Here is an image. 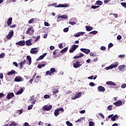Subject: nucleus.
<instances>
[{
	"instance_id": "1",
	"label": "nucleus",
	"mask_w": 126,
	"mask_h": 126,
	"mask_svg": "<svg viewBox=\"0 0 126 126\" xmlns=\"http://www.w3.org/2000/svg\"><path fill=\"white\" fill-rule=\"evenodd\" d=\"M34 32H35V31H34V28H33V27H31L26 31V34L31 36V35H32Z\"/></svg>"
},
{
	"instance_id": "2",
	"label": "nucleus",
	"mask_w": 126,
	"mask_h": 126,
	"mask_svg": "<svg viewBox=\"0 0 126 126\" xmlns=\"http://www.w3.org/2000/svg\"><path fill=\"white\" fill-rule=\"evenodd\" d=\"M14 81L15 82H20L24 81V79H23V78L21 77L20 76H18L15 78Z\"/></svg>"
},
{
	"instance_id": "3",
	"label": "nucleus",
	"mask_w": 126,
	"mask_h": 126,
	"mask_svg": "<svg viewBox=\"0 0 126 126\" xmlns=\"http://www.w3.org/2000/svg\"><path fill=\"white\" fill-rule=\"evenodd\" d=\"M77 48H78V45H73L72 46V47L70 49L69 52V53H73V52H74L75 51V50H76L77 49Z\"/></svg>"
},
{
	"instance_id": "4",
	"label": "nucleus",
	"mask_w": 126,
	"mask_h": 126,
	"mask_svg": "<svg viewBox=\"0 0 126 126\" xmlns=\"http://www.w3.org/2000/svg\"><path fill=\"white\" fill-rule=\"evenodd\" d=\"M53 106L52 105H45L42 107L43 111H50L52 110Z\"/></svg>"
},
{
	"instance_id": "5",
	"label": "nucleus",
	"mask_w": 126,
	"mask_h": 126,
	"mask_svg": "<svg viewBox=\"0 0 126 126\" xmlns=\"http://www.w3.org/2000/svg\"><path fill=\"white\" fill-rule=\"evenodd\" d=\"M116 107H120L123 105V102L121 100H117L116 102L113 103Z\"/></svg>"
},
{
	"instance_id": "6",
	"label": "nucleus",
	"mask_w": 126,
	"mask_h": 126,
	"mask_svg": "<svg viewBox=\"0 0 126 126\" xmlns=\"http://www.w3.org/2000/svg\"><path fill=\"white\" fill-rule=\"evenodd\" d=\"M73 66L74 68H78V67L81 66V64H80V62L79 61H77L75 63L73 64Z\"/></svg>"
},
{
	"instance_id": "7",
	"label": "nucleus",
	"mask_w": 126,
	"mask_h": 126,
	"mask_svg": "<svg viewBox=\"0 0 126 126\" xmlns=\"http://www.w3.org/2000/svg\"><path fill=\"white\" fill-rule=\"evenodd\" d=\"M60 18H62V19H66V18H67V16L66 15H63L61 16H59L57 17V22H60V21H61V20H60Z\"/></svg>"
},
{
	"instance_id": "8",
	"label": "nucleus",
	"mask_w": 126,
	"mask_h": 126,
	"mask_svg": "<svg viewBox=\"0 0 126 126\" xmlns=\"http://www.w3.org/2000/svg\"><path fill=\"white\" fill-rule=\"evenodd\" d=\"M16 45H18V46H20L21 47H23V46H25V41L21 40L18 42H16Z\"/></svg>"
},
{
	"instance_id": "9",
	"label": "nucleus",
	"mask_w": 126,
	"mask_h": 126,
	"mask_svg": "<svg viewBox=\"0 0 126 126\" xmlns=\"http://www.w3.org/2000/svg\"><path fill=\"white\" fill-rule=\"evenodd\" d=\"M80 51L82 52L83 53H85L86 55H88L89 53H90V50L88 49H86V48H81Z\"/></svg>"
},
{
	"instance_id": "10",
	"label": "nucleus",
	"mask_w": 126,
	"mask_h": 126,
	"mask_svg": "<svg viewBox=\"0 0 126 126\" xmlns=\"http://www.w3.org/2000/svg\"><path fill=\"white\" fill-rule=\"evenodd\" d=\"M37 48H32L30 51L31 54H32V55L37 54V53L39 52V50H37Z\"/></svg>"
},
{
	"instance_id": "11",
	"label": "nucleus",
	"mask_w": 126,
	"mask_h": 126,
	"mask_svg": "<svg viewBox=\"0 0 126 126\" xmlns=\"http://www.w3.org/2000/svg\"><path fill=\"white\" fill-rule=\"evenodd\" d=\"M13 97H14V94L13 93H9L6 95V98L8 100L11 99Z\"/></svg>"
},
{
	"instance_id": "12",
	"label": "nucleus",
	"mask_w": 126,
	"mask_h": 126,
	"mask_svg": "<svg viewBox=\"0 0 126 126\" xmlns=\"http://www.w3.org/2000/svg\"><path fill=\"white\" fill-rule=\"evenodd\" d=\"M82 94V93L81 92L77 93V94L75 95L74 97L73 98V100H75V99L80 98V97H81Z\"/></svg>"
},
{
	"instance_id": "13",
	"label": "nucleus",
	"mask_w": 126,
	"mask_h": 126,
	"mask_svg": "<svg viewBox=\"0 0 126 126\" xmlns=\"http://www.w3.org/2000/svg\"><path fill=\"white\" fill-rule=\"evenodd\" d=\"M14 33V32L13 31H11V32H10L8 35L6 36L7 39H11V37H12V36L13 35Z\"/></svg>"
},
{
	"instance_id": "14",
	"label": "nucleus",
	"mask_w": 126,
	"mask_h": 126,
	"mask_svg": "<svg viewBox=\"0 0 126 126\" xmlns=\"http://www.w3.org/2000/svg\"><path fill=\"white\" fill-rule=\"evenodd\" d=\"M97 89L99 92H105V91L106 90L104 87L101 86H98Z\"/></svg>"
},
{
	"instance_id": "15",
	"label": "nucleus",
	"mask_w": 126,
	"mask_h": 126,
	"mask_svg": "<svg viewBox=\"0 0 126 126\" xmlns=\"http://www.w3.org/2000/svg\"><path fill=\"white\" fill-rule=\"evenodd\" d=\"M126 68V65H121L118 66V69L119 70H121V71H124L125 69Z\"/></svg>"
},
{
	"instance_id": "16",
	"label": "nucleus",
	"mask_w": 126,
	"mask_h": 126,
	"mask_svg": "<svg viewBox=\"0 0 126 126\" xmlns=\"http://www.w3.org/2000/svg\"><path fill=\"white\" fill-rule=\"evenodd\" d=\"M7 24L8 26H9L12 24V18L10 17L8 19L7 21Z\"/></svg>"
},
{
	"instance_id": "17",
	"label": "nucleus",
	"mask_w": 126,
	"mask_h": 126,
	"mask_svg": "<svg viewBox=\"0 0 126 126\" xmlns=\"http://www.w3.org/2000/svg\"><path fill=\"white\" fill-rule=\"evenodd\" d=\"M85 34V32H79L74 35L75 37H79L80 36H83V34Z\"/></svg>"
},
{
	"instance_id": "18",
	"label": "nucleus",
	"mask_w": 126,
	"mask_h": 126,
	"mask_svg": "<svg viewBox=\"0 0 126 126\" xmlns=\"http://www.w3.org/2000/svg\"><path fill=\"white\" fill-rule=\"evenodd\" d=\"M67 6H68V5L65 4H59L55 6V7H67Z\"/></svg>"
},
{
	"instance_id": "19",
	"label": "nucleus",
	"mask_w": 126,
	"mask_h": 126,
	"mask_svg": "<svg viewBox=\"0 0 126 126\" xmlns=\"http://www.w3.org/2000/svg\"><path fill=\"white\" fill-rule=\"evenodd\" d=\"M30 101L31 102L32 104H35L36 100H35V96L34 95L31 97Z\"/></svg>"
},
{
	"instance_id": "20",
	"label": "nucleus",
	"mask_w": 126,
	"mask_h": 126,
	"mask_svg": "<svg viewBox=\"0 0 126 126\" xmlns=\"http://www.w3.org/2000/svg\"><path fill=\"white\" fill-rule=\"evenodd\" d=\"M31 41H32V39L27 40L26 41V46H31L32 45V42H31Z\"/></svg>"
},
{
	"instance_id": "21",
	"label": "nucleus",
	"mask_w": 126,
	"mask_h": 126,
	"mask_svg": "<svg viewBox=\"0 0 126 126\" xmlns=\"http://www.w3.org/2000/svg\"><path fill=\"white\" fill-rule=\"evenodd\" d=\"M15 73H17V72L14 70H12L10 72H8L7 74V75H12V74H15Z\"/></svg>"
},
{
	"instance_id": "22",
	"label": "nucleus",
	"mask_w": 126,
	"mask_h": 126,
	"mask_svg": "<svg viewBox=\"0 0 126 126\" xmlns=\"http://www.w3.org/2000/svg\"><path fill=\"white\" fill-rule=\"evenodd\" d=\"M111 68H115L116 67H118V66L119 65V62H116L114 64H112L111 65Z\"/></svg>"
},
{
	"instance_id": "23",
	"label": "nucleus",
	"mask_w": 126,
	"mask_h": 126,
	"mask_svg": "<svg viewBox=\"0 0 126 126\" xmlns=\"http://www.w3.org/2000/svg\"><path fill=\"white\" fill-rule=\"evenodd\" d=\"M107 85H112V86H116V83L112 81H108L106 82Z\"/></svg>"
},
{
	"instance_id": "24",
	"label": "nucleus",
	"mask_w": 126,
	"mask_h": 126,
	"mask_svg": "<svg viewBox=\"0 0 126 126\" xmlns=\"http://www.w3.org/2000/svg\"><path fill=\"white\" fill-rule=\"evenodd\" d=\"M119 117L118 116V115H115L112 116V117L111 118V121H112V122H115V121H116V120Z\"/></svg>"
},
{
	"instance_id": "25",
	"label": "nucleus",
	"mask_w": 126,
	"mask_h": 126,
	"mask_svg": "<svg viewBox=\"0 0 126 126\" xmlns=\"http://www.w3.org/2000/svg\"><path fill=\"white\" fill-rule=\"evenodd\" d=\"M27 59L28 60V61L29 62V65H30V64H31V63H32V59H31V57H30V56H27Z\"/></svg>"
},
{
	"instance_id": "26",
	"label": "nucleus",
	"mask_w": 126,
	"mask_h": 126,
	"mask_svg": "<svg viewBox=\"0 0 126 126\" xmlns=\"http://www.w3.org/2000/svg\"><path fill=\"white\" fill-rule=\"evenodd\" d=\"M60 115V111H59V109H57L54 111V115L55 117H58Z\"/></svg>"
},
{
	"instance_id": "27",
	"label": "nucleus",
	"mask_w": 126,
	"mask_h": 126,
	"mask_svg": "<svg viewBox=\"0 0 126 126\" xmlns=\"http://www.w3.org/2000/svg\"><path fill=\"white\" fill-rule=\"evenodd\" d=\"M26 63V60H24L23 62H21V63H20V69L22 68H23V64Z\"/></svg>"
},
{
	"instance_id": "28",
	"label": "nucleus",
	"mask_w": 126,
	"mask_h": 126,
	"mask_svg": "<svg viewBox=\"0 0 126 126\" xmlns=\"http://www.w3.org/2000/svg\"><path fill=\"white\" fill-rule=\"evenodd\" d=\"M92 29H93L92 27H90V26H86V31H88V32L91 31V30H92Z\"/></svg>"
},
{
	"instance_id": "29",
	"label": "nucleus",
	"mask_w": 126,
	"mask_h": 126,
	"mask_svg": "<svg viewBox=\"0 0 126 126\" xmlns=\"http://www.w3.org/2000/svg\"><path fill=\"white\" fill-rule=\"evenodd\" d=\"M24 91V90H23V89H20V90L19 91H18L16 94V95H19L20 94H22Z\"/></svg>"
},
{
	"instance_id": "30",
	"label": "nucleus",
	"mask_w": 126,
	"mask_h": 126,
	"mask_svg": "<svg viewBox=\"0 0 126 126\" xmlns=\"http://www.w3.org/2000/svg\"><path fill=\"white\" fill-rule=\"evenodd\" d=\"M40 78H41L40 75L36 76L35 78L34 79L35 82H38V81H39V80H40Z\"/></svg>"
},
{
	"instance_id": "31",
	"label": "nucleus",
	"mask_w": 126,
	"mask_h": 126,
	"mask_svg": "<svg viewBox=\"0 0 126 126\" xmlns=\"http://www.w3.org/2000/svg\"><path fill=\"white\" fill-rule=\"evenodd\" d=\"M37 75V73H35V74L34 75V76L32 77V79H31L30 80V84H32V83L33 82V81L34 80V79L35 78V77L36 76V75Z\"/></svg>"
},
{
	"instance_id": "32",
	"label": "nucleus",
	"mask_w": 126,
	"mask_h": 126,
	"mask_svg": "<svg viewBox=\"0 0 126 126\" xmlns=\"http://www.w3.org/2000/svg\"><path fill=\"white\" fill-rule=\"evenodd\" d=\"M68 49V48L65 47L60 51V53H65Z\"/></svg>"
},
{
	"instance_id": "33",
	"label": "nucleus",
	"mask_w": 126,
	"mask_h": 126,
	"mask_svg": "<svg viewBox=\"0 0 126 126\" xmlns=\"http://www.w3.org/2000/svg\"><path fill=\"white\" fill-rule=\"evenodd\" d=\"M95 4H97V5H102V2L101 1L97 0L96 1Z\"/></svg>"
},
{
	"instance_id": "34",
	"label": "nucleus",
	"mask_w": 126,
	"mask_h": 126,
	"mask_svg": "<svg viewBox=\"0 0 126 126\" xmlns=\"http://www.w3.org/2000/svg\"><path fill=\"white\" fill-rule=\"evenodd\" d=\"M45 65H46V64H39L38 65H37V67L38 68H41L42 67H44V66H45Z\"/></svg>"
},
{
	"instance_id": "35",
	"label": "nucleus",
	"mask_w": 126,
	"mask_h": 126,
	"mask_svg": "<svg viewBox=\"0 0 126 126\" xmlns=\"http://www.w3.org/2000/svg\"><path fill=\"white\" fill-rule=\"evenodd\" d=\"M50 72H51L52 74H54V73L56 72V69L55 68H51L50 69Z\"/></svg>"
},
{
	"instance_id": "36",
	"label": "nucleus",
	"mask_w": 126,
	"mask_h": 126,
	"mask_svg": "<svg viewBox=\"0 0 126 126\" xmlns=\"http://www.w3.org/2000/svg\"><path fill=\"white\" fill-rule=\"evenodd\" d=\"M107 110H108V111H112L113 110V105H109L107 106Z\"/></svg>"
},
{
	"instance_id": "37",
	"label": "nucleus",
	"mask_w": 126,
	"mask_h": 126,
	"mask_svg": "<svg viewBox=\"0 0 126 126\" xmlns=\"http://www.w3.org/2000/svg\"><path fill=\"white\" fill-rule=\"evenodd\" d=\"M45 75H52V73H51V71L48 70L46 72Z\"/></svg>"
},
{
	"instance_id": "38",
	"label": "nucleus",
	"mask_w": 126,
	"mask_h": 126,
	"mask_svg": "<svg viewBox=\"0 0 126 126\" xmlns=\"http://www.w3.org/2000/svg\"><path fill=\"white\" fill-rule=\"evenodd\" d=\"M97 33H98V32L96 31H94L93 32H91L89 33V34H93V35H96V34H97Z\"/></svg>"
},
{
	"instance_id": "39",
	"label": "nucleus",
	"mask_w": 126,
	"mask_h": 126,
	"mask_svg": "<svg viewBox=\"0 0 126 126\" xmlns=\"http://www.w3.org/2000/svg\"><path fill=\"white\" fill-rule=\"evenodd\" d=\"M66 125H67V126H73V125H72L71 123L69 122V121H66Z\"/></svg>"
},
{
	"instance_id": "40",
	"label": "nucleus",
	"mask_w": 126,
	"mask_h": 126,
	"mask_svg": "<svg viewBox=\"0 0 126 126\" xmlns=\"http://www.w3.org/2000/svg\"><path fill=\"white\" fill-rule=\"evenodd\" d=\"M43 59H44V57L41 55L39 57H38L37 59H36V61H41V60H43Z\"/></svg>"
},
{
	"instance_id": "41",
	"label": "nucleus",
	"mask_w": 126,
	"mask_h": 126,
	"mask_svg": "<svg viewBox=\"0 0 126 126\" xmlns=\"http://www.w3.org/2000/svg\"><path fill=\"white\" fill-rule=\"evenodd\" d=\"M94 122L91 121L89 123V126H94Z\"/></svg>"
},
{
	"instance_id": "42",
	"label": "nucleus",
	"mask_w": 126,
	"mask_h": 126,
	"mask_svg": "<svg viewBox=\"0 0 126 126\" xmlns=\"http://www.w3.org/2000/svg\"><path fill=\"white\" fill-rule=\"evenodd\" d=\"M5 56V54L4 53H1L0 54V59H2V58H4Z\"/></svg>"
},
{
	"instance_id": "43",
	"label": "nucleus",
	"mask_w": 126,
	"mask_h": 126,
	"mask_svg": "<svg viewBox=\"0 0 126 126\" xmlns=\"http://www.w3.org/2000/svg\"><path fill=\"white\" fill-rule=\"evenodd\" d=\"M40 38L41 36H40V35L37 36V37L35 38V39L34 40V42L36 43V42H37V41H38Z\"/></svg>"
},
{
	"instance_id": "44",
	"label": "nucleus",
	"mask_w": 126,
	"mask_h": 126,
	"mask_svg": "<svg viewBox=\"0 0 126 126\" xmlns=\"http://www.w3.org/2000/svg\"><path fill=\"white\" fill-rule=\"evenodd\" d=\"M98 7H100V6L92 5L91 7V8H93L94 9H96V8H98Z\"/></svg>"
},
{
	"instance_id": "45",
	"label": "nucleus",
	"mask_w": 126,
	"mask_h": 126,
	"mask_svg": "<svg viewBox=\"0 0 126 126\" xmlns=\"http://www.w3.org/2000/svg\"><path fill=\"white\" fill-rule=\"evenodd\" d=\"M57 110H59V111L60 112V111H61V112H62V113H63V112H64V109H63V108H57Z\"/></svg>"
},
{
	"instance_id": "46",
	"label": "nucleus",
	"mask_w": 126,
	"mask_h": 126,
	"mask_svg": "<svg viewBox=\"0 0 126 126\" xmlns=\"http://www.w3.org/2000/svg\"><path fill=\"white\" fill-rule=\"evenodd\" d=\"M44 99H49V98H50V95H49V94H45L44 96Z\"/></svg>"
},
{
	"instance_id": "47",
	"label": "nucleus",
	"mask_w": 126,
	"mask_h": 126,
	"mask_svg": "<svg viewBox=\"0 0 126 126\" xmlns=\"http://www.w3.org/2000/svg\"><path fill=\"white\" fill-rule=\"evenodd\" d=\"M90 56L91 57H96V54L93 52H91L90 54Z\"/></svg>"
},
{
	"instance_id": "48",
	"label": "nucleus",
	"mask_w": 126,
	"mask_h": 126,
	"mask_svg": "<svg viewBox=\"0 0 126 126\" xmlns=\"http://www.w3.org/2000/svg\"><path fill=\"white\" fill-rule=\"evenodd\" d=\"M105 69L106 70H109V69H112V66L110 65V66L106 67Z\"/></svg>"
},
{
	"instance_id": "49",
	"label": "nucleus",
	"mask_w": 126,
	"mask_h": 126,
	"mask_svg": "<svg viewBox=\"0 0 126 126\" xmlns=\"http://www.w3.org/2000/svg\"><path fill=\"white\" fill-rule=\"evenodd\" d=\"M59 93V90L56 89V90H54V91H53V93H54V94H57V93Z\"/></svg>"
},
{
	"instance_id": "50",
	"label": "nucleus",
	"mask_w": 126,
	"mask_h": 126,
	"mask_svg": "<svg viewBox=\"0 0 126 126\" xmlns=\"http://www.w3.org/2000/svg\"><path fill=\"white\" fill-rule=\"evenodd\" d=\"M33 21H34V19H33V18L29 20V21H28L29 24H31L33 22Z\"/></svg>"
},
{
	"instance_id": "51",
	"label": "nucleus",
	"mask_w": 126,
	"mask_h": 126,
	"mask_svg": "<svg viewBox=\"0 0 126 126\" xmlns=\"http://www.w3.org/2000/svg\"><path fill=\"white\" fill-rule=\"evenodd\" d=\"M121 5L123 6L124 7L126 8V2H121Z\"/></svg>"
},
{
	"instance_id": "52",
	"label": "nucleus",
	"mask_w": 126,
	"mask_h": 126,
	"mask_svg": "<svg viewBox=\"0 0 126 126\" xmlns=\"http://www.w3.org/2000/svg\"><path fill=\"white\" fill-rule=\"evenodd\" d=\"M69 24H70L71 25H75L76 23H75V22H69Z\"/></svg>"
},
{
	"instance_id": "53",
	"label": "nucleus",
	"mask_w": 126,
	"mask_h": 126,
	"mask_svg": "<svg viewBox=\"0 0 126 126\" xmlns=\"http://www.w3.org/2000/svg\"><path fill=\"white\" fill-rule=\"evenodd\" d=\"M99 116L102 118V119H105V116L102 113H99Z\"/></svg>"
},
{
	"instance_id": "54",
	"label": "nucleus",
	"mask_w": 126,
	"mask_h": 126,
	"mask_svg": "<svg viewBox=\"0 0 126 126\" xmlns=\"http://www.w3.org/2000/svg\"><path fill=\"white\" fill-rule=\"evenodd\" d=\"M100 50L101 51H105V50H106V47L105 46H101L100 47Z\"/></svg>"
},
{
	"instance_id": "55",
	"label": "nucleus",
	"mask_w": 126,
	"mask_h": 126,
	"mask_svg": "<svg viewBox=\"0 0 126 126\" xmlns=\"http://www.w3.org/2000/svg\"><path fill=\"white\" fill-rule=\"evenodd\" d=\"M125 54H123V55H120L119 56V58H120V59H122V58H125Z\"/></svg>"
},
{
	"instance_id": "56",
	"label": "nucleus",
	"mask_w": 126,
	"mask_h": 126,
	"mask_svg": "<svg viewBox=\"0 0 126 126\" xmlns=\"http://www.w3.org/2000/svg\"><path fill=\"white\" fill-rule=\"evenodd\" d=\"M63 32H68V28H65L63 29Z\"/></svg>"
},
{
	"instance_id": "57",
	"label": "nucleus",
	"mask_w": 126,
	"mask_h": 126,
	"mask_svg": "<svg viewBox=\"0 0 126 126\" xmlns=\"http://www.w3.org/2000/svg\"><path fill=\"white\" fill-rule=\"evenodd\" d=\"M90 86H95V84L94 82H91L89 84Z\"/></svg>"
},
{
	"instance_id": "58",
	"label": "nucleus",
	"mask_w": 126,
	"mask_h": 126,
	"mask_svg": "<svg viewBox=\"0 0 126 126\" xmlns=\"http://www.w3.org/2000/svg\"><path fill=\"white\" fill-rule=\"evenodd\" d=\"M59 47L60 48V49H63V43H60L59 45Z\"/></svg>"
},
{
	"instance_id": "59",
	"label": "nucleus",
	"mask_w": 126,
	"mask_h": 126,
	"mask_svg": "<svg viewBox=\"0 0 126 126\" xmlns=\"http://www.w3.org/2000/svg\"><path fill=\"white\" fill-rule=\"evenodd\" d=\"M44 25L45 26H50V24L47 22H44Z\"/></svg>"
},
{
	"instance_id": "60",
	"label": "nucleus",
	"mask_w": 126,
	"mask_h": 126,
	"mask_svg": "<svg viewBox=\"0 0 126 126\" xmlns=\"http://www.w3.org/2000/svg\"><path fill=\"white\" fill-rule=\"evenodd\" d=\"M113 43H110L108 44V48H112V47H113Z\"/></svg>"
},
{
	"instance_id": "61",
	"label": "nucleus",
	"mask_w": 126,
	"mask_h": 126,
	"mask_svg": "<svg viewBox=\"0 0 126 126\" xmlns=\"http://www.w3.org/2000/svg\"><path fill=\"white\" fill-rule=\"evenodd\" d=\"M126 84H123L121 86V88H126Z\"/></svg>"
},
{
	"instance_id": "62",
	"label": "nucleus",
	"mask_w": 126,
	"mask_h": 126,
	"mask_svg": "<svg viewBox=\"0 0 126 126\" xmlns=\"http://www.w3.org/2000/svg\"><path fill=\"white\" fill-rule=\"evenodd\" d=\"M122 39V36L121 35H119L117 36V40H121Z\"/></svg>"
},
{
	"instance_id": "63",
	"label": "nucleus",
	"mask_w": 126,
	"mask_h": 126,
	"mask_svg": "<svg viewBox=\"0 0 126 126\" xmlns=\"http://www.w3.org/2000/svg\"><path fill=\"white\" fill-rule=\"evenodd\" d=\"M9 126H16V125H15V124H14V122H13L10 124Z\"/></svg>"
},
{
	"instance_id": "64",
	"label": "nucleus",
	"mask_w": 126,
	"mask_h": 126,
	"mask_svg": "<svg viewBox=\"0 0 126 126\" xmlns=\"http://www.w3.org/2000/svg\"><path fill=\"white\" fill-rule=\"evenodd\" d=\"M24 126H30V125H29V123L26 122L24 123Z\"/></svg>"
}]
</instances>
